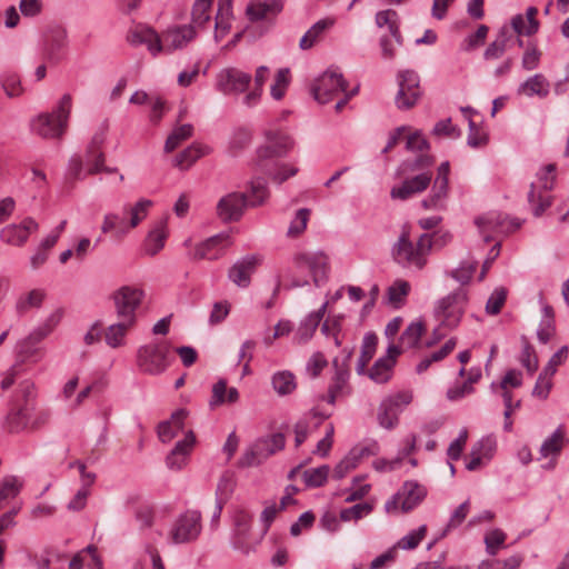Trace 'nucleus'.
Returning <instances> with one entry per match:
<instances>
[{
	"label": "nucleus",
	"instance_id": "obj_9",
	"mask_svg": "<svg viewBox=\"0 0 569 569\" xmlns=\"http://www.w3.org/2000/svg\"><path fill=\"white\" fill-rule=\"evenodd\" d=\"M479 233L485 242L495 239L496 234L511 233L521 227V221L517 218H509L500 212H488L475 220Z\"/></svg>",
	"mask_w": 569,
	"mask_h": 569
},
{
	"label": "nucleus",
	"instance_id": "obj_55",
	"mask_svg": "<svg viewBox=\"0 0 569 569\" xmlns=\"http://www.w3.org/2000/svg\"><path fill=\"white\" fill-rule=\"evenodd\" d=\"M267 458L263 456V448L257 441L253 446L248 448L240 457L238 465L241 468L259 466Z\"/></svg>",
	"mask_w": 569,
	"mask_h": 569
},
{
	"label": "nucleus",
	"instance_id": "obj_17",
	"mask_svg": "<svg viewBox=\"0 0 569 569\" xmlns=\"http://www.w3.org/2000/svg\"><path fill=\"white\" fill-rule=\"evenodd\" d=\"M432 174L423 171L402 181V183L392 187L390 197L395 200H408L423 192L431 183Z\"/></svg>",
	"mask_w": 569,
	"mask_h": 569
},
{
	"label": "nucleus",
	"instance_id": "obj_50",
	"mask_svg": "<svg viewBox=\"0 0 569 569\" xmlns=\"http://www.w3.org/2000/svg\"><path fill=\"white\" fill-rule=\"evenodd\" d=\"M565 437V430L562 426H559L549 436L540 447V455L543 458L549 456L558 455L561 451L562 442Z\"/></svg>",
	"mask_w": 569,
	"mask_h": 569
},
{
	"label": "nucleus",
	"instance_id": "obj_28",
	"mask_svg": "<svg viewBox=\"0 0 569 569\" xmlns=\"http://www.w3.org/2000/svg\"><path fill=\"white\" fill-rule=\"evenodd\" d=\"M388 353L379 358L370 369L369 377L377 383H386L391 378L392 368L395 366V356L400 353L396 346L388 348Z\"/></svg>",
	"mask_w": 569,
	"mask_h": 569
},
{
	"label": "nucleus",
	"instance_id": "obj_57",
	"mask_svg": "<svg viewBox=\"0 0 569 569\" xmlns=\"http://www.w3.org/2000/svg\"><path fill=\"white\" fill-rule=\"evenodd\" d=\"M1 87L4 90L8 98L20 97L23 92L21 80L18 74L7 72L1 76Z\"/></svg>",
	"mask_w": 569,
	"mask_h": 569
},
{
	"label": "nucleus",
	"instance_id": "obj_62",
	"mask_svg": "<svg viewBox=\"0 0 569 569\" xmlns=\"http://www.w3.org/2000/svg\"><path fill=\"white\" fill-rule=\"evenodd\" d=\"M477 269V262L473 261H463L460 266L450 271V277L453 278L459 283L467 284L471 280Z\"/></svg>",
	"mask_w": 569,
	"mask_h": 569
},
{
	"label": "nucleus",
	"instance_id": "obj_49",
	"mask_svg": "<svg viewBox=\"0 0 569 569\" xmlns=\"http://www.w3.org/2000/svg\"><path fill=\"white\" fill-rule=\"evenodd\" d=\"M425 332V325L422 321L411 322L406 330L401 333L400 346L402 348L411 349L419 345L422 333Z\"/></svg>",
	"mask_w": 569,
	"mask_h": 569
},
{
	"label": "nucleus",
	"instance_id": "obj_25",
	"mask_svg": "<svg viewBox=\"0 0 569 569\" xmlns=\"http://www.w3.org/2000/svg\"><path fill=\"white\" fill-rule=\"evenodd\" d=\"M67 44L68 38L64 30L52 31L43 41V59L50 64L59 63L64 57Z\"/></svg>",
	"mask_w": 569,
	"mask_h": 569
},
{
	"label": "nucleus",
	"instance_id": "obj_64",
	"mask_svg": "<svg viewBox=\"0 0 569 569\" xmlns=\"http://www.w3.org/2000/svg\"><path fill=\"white\" fill-rule=\"evenodd\" d=\"M289 81V69H279L276 74L274 83L270 89V94L274 100H280L283 98Z\"/></svg>",
	"mask_w": 569,
	"mask_h": 569
},
{
	"label": "nucleus",
	"instance_id": "obj_10",
	"mask_svg": "<svg viewBox=\"0 0 569 569\" xmlns=\"http://www.w3.org/2000/svg\"><path fill=\"white\" fill-rule=\"evenodd\" d=\"M144 292L132 286H122L112 293L116 313L119 319L128 320L129 325H136L137 310L140 307Z\"/></svg>",
	"mask_w": 569,
	"mask_h": 569
},
{
	"label": "nucleus",
	"instance_id": "obj_6",
	"mask_svg": "<svg viewBox=\"0 0 569 569\" xmlns=\"http://www.w3.org/2000/svg\"><path fill=\"white\" fill-rule=\"evenodd\" d=\"M432 248L430 234L423 233L417 242L409 238L407 231H402L396 243L392 246L391 254L393 260L403 268L422 270L427 264V258Z\"/></svg>",
	"mask_w": 569,
	"mask_h": 569
},
{
	"label": "nucleus",
	"instance_id": "obj_42",
	"mask_svg": "<svg viewBox=\"0 0 569 569\" xmlns=\"http://www.w3.org/2000/svg\"><path fill=\"white\" fill-rule=\"evenodd\" d=\"M272 387L279 396L291 395L296 388V377L288 370L278 371L272 376Z\"/></svg>",
	"mask_w": 569,
	"mask_h": 569
},
{
	"label": "nucleus",
	"instance_id": "obj_23",
	"mask_svg": "<svg viewBox=\"0 0 569 569\" xmlns=\"http://www.w3.org/2000/svg\"><path fill=\"white\" fill-rule=\"evenodd\" d=\"M248 204L240 192H231L217 203V214L222 221H238Z\"/></svg>",
	"mask_w": 569,
	"mask_h": 569
},
{
	"label": "nucleus",
	"instance_id": "obj_59",
	"mask_svg": "<svg viewBox=\"0 0 569 569\" xmlns=\"http://www.w3.org/2000/svg\"><path fill=\"white\" fill-rule=\"evenodd\" d=\"M507 535L501 529H492L485 536L486 551L490 556H496L498 550L505 547Z\"/></svg>",
	"mask_w": 569,
	"mask_h": 569
},
{
	"label": "nucleus",
	"instance_id": "obj_58",
	"mask_svg": "<svg viewBox=\"0 0 569 569\" xmlns=\"http://www.w3.org/2000/svg\"><path fill=\"white\" fill-rule=\"evenodd\" d=\"M44 296V291L41 289H33L30 292L21 296L17 301L18 311L23 312L30 308L40 307Z\"/></svg>",
	"mask_w": 569,
	"mask_h": 569
},
{
	"label": "nucleus",
	"instance_id": "obj_7",
	"mask_svg": "<svg viewBox=\"0 0 569 569\" xmlns=\"http://www.w3.org/2000/svg\"><path fill=\"white\" fill-rule=\"evenodd\" d=\"M468 305V291L460 287L438 299L435 303L433 313L441 327L447 330L457 328L465 315Z\"/></svg>",
	"mask_w": 569,
	"mask_h": 569
},
{
	"label": "nucleus",
	"instance_id": "obj_24",
	"mask_svg": "<svg viewBox=\"0 0 569 569\" xmlns=\"http://www.w3.org/2000/svg\"><path fill=\"white\" fill-rule=\"evenodd\" d=\"M38 230V223L32 218L23 219L19 224L12 223L4 227L0 232L3 242L11 246H22L29 236Z\"/></svg>",
	"mask_w": 569,
	"mask_h": 569
},
{
	"label": "nucleus",
	"instance_id": "obj_53",
	"mask_svg": "<svg viewBox=\"0 0 569 569\" xmlns=\"http://www.w3.org/2000/svg\"><path fill=\"white\" fill-rule=\"evenodd\" d=\"M330 468L327 465L310 468L303 471V480L307 487L318 488L326 483Z\"/></svg>",
	"mask_w": 569,
	"mask_h": 569
},
{
	"label": "nucleus",
	"instance_id": "obj_16",
	"mask_svg": "<svg viewBox=\"0 0 569 569\" xmlns=\"http://www.w3.org/2000/svg\"><path fill=\"white\" fill-rule=\"evenodd\" d=\"M251 82V76L236 68H228L217 77V89L224 94L244 92Z\"/></svg>",
	"mask_w": 569,
	"mask_h": 569
},
{
	"label": "nucleus",
	"instance_id": "obj_12",
	"mask_svg": "<svg viewBox=\"0 0 569 569\" xmlns=\"http://www.w3.org/2000/svg\"><path fill=\"white\" fill-rule=\"evenodd\" d=\"M347 86L342 73L328 69L316 80L312 88L313 97L319 103L325 104L346 92Z\"/></svg>",
	"mask_w": 569,
	"mask_h": 569
},
{
	"label": "nucleus",
	"instance_id": "obj_32",
	"mask_svg": "<svg viewBox=\"0 0 569 569\" xmlns=\"http://www.w3.org/2000/svg\"><path fill=\"white\" fill-rule=\"evenodd\" d=\"M448 196L449 182L435 179L428 197L421 201V207L426 210H443Z\"/></svg>",
	"mask_w": 569,
	"mask_h": 569
},
{
	"label": "nucleus",
	"instance_id": "obj_46",
	"mask_svg": "<svg viewBox=\"0 0 569 569\" xmlns=\"http://www.w3.org/2000/svg\"><path fill=\"white\" fill-rule=\"evenodd\" d=\"M213 0H196L191 12V24L194 28H202L210 21V10Z\"/></svg>",
	"mask_w": 569,
	"mask_h": 569
},
{
	"label": "nucleus",
	"instance_id": "obj_41",
	"mask_svg": "<svg viewBox=\"0 0 569 569\" xmlns=\"http://www.w3.org/2000/svg\"><path fill=\"white\" fill-rule=\"evenodd\" d=\"M376 24L378 28L387 27L396 42L399 46L402 44V39L398 24V13L395 10L388 9L377 12Z\"/></svg>",
	"mask_w": 569,
	"mask_h": 569
},
{
	"label": "nucleus",
	"instance_id": "obj_8",
	"mask_svg": "<svg viewBox=\"0 0 569 569\" xmlns=\"http://www.w3.org/2000/svg\"><path fill=\"white\" fill-rule=\"evenodd\" d=\"M170 346L166 341L152 340L137 350L136 363L140 372L149 376L163 373L169 362Z\"/></svg>",
	"mask_w": 569,
	"mask_h": 569
},
{
	"label": "nucleus",
	"instance_id": "obj_61",
	"mask_svg": "<svg viewBox=\"0 0 569 569\" xmlns=\"http://www.w3.org/2000/svg\"><path fill=\"white\" fill-rule=\"evenodd\" d=\"M496 448V438L493 436H486L472 446L471 451H477L480 458L485 461H489L493 457Z\"/></svg>",
	"mask_w": 569,
	"mask_h": 569
},
{
	"label": "nucleus",
	"instance_id": "obj_34",
	"mask_svg": "<svg viewBox=\"0 0 569 569\" xmlns=\"http://www.w3.org/2000/svg\"><path fill=\"white\" fill-rule=\"evenodd\" d=\"M232 0H219L214 23V41H221L231 29Z\"/></svg>",
	"mask_w": 569,
	"mask_h": 569
},
{
	"label": "nucleus",
	"instance_id": "obj_44",
	"mask_svg": "<svg viewBox=\"0 0 569 569\" xmlns=\"http://www.w3.org/2000/svg\"><path fill=\"white\" fill-rule=\"evenodd\" d=\"M509 38V30L507 27H502L498 33L497 39L492 41L485 50L483 58L486 60H495L501 58L507 50Z\"/></svg>",
	"mask_w": 569,
	"mask_h": 569
},
{
	"label": "nucleus",
	"instance_id": "obj_39",
	"mask_svg": "<svg viewBox=\"0 0 569 569\" xmlns=\"http://www.w3.org/2000/svg\"><path fill=\"white\" fill-rule=\"evenodd\" d=\"M252 519V515L246 509L236 510L233 515L234 537L237 538V542L234 543L236 548H240L239 545H242L249 537Z\"/></svg>",
	"mask_w": 569,
	"mask_h": 569
},
{
	"label": "nucleus",
	"instance_id": "obj_5",
	"mask_svg": "<svg viewBox=\"0 0 569 569\" xmlns=\"http://www.w3.org/2000/svg\"><path fill=\"white\" fill-rule=\"evenodd\" d=\"M51 417L46 408H38L36 403H19L6 415L2 428L9 433L33 432L44 427Z\"/></svg>",
	"mask_w": 569,
	"mask_h": 569
},
{
	"label": "nucleus",
	"instance_id": "obj_63",
	"mask_svg": "<svg viewBox=\"0 0 569 569\" xmlns=\"http://www.w3.org/2000/svg\"><path fill=\"white\" fill-rule=\"evenodd\" d=\"M258 442L263 448V456L268 458L284 448L286 439L282 433H274L268 438L258 440Z\"/></svg>",
	"mask_w": 569,
	"mask_h": 569
},
{
	"label": "nucleus",
	"instance_id": "obj_45",
	"mask_svg": "<svg viewBox=\"0 0 569 569\" xmlns=\"http://www.w3.org/2000/svg\"><path fill=\"white\" fill-rule=\"evenodd\" d=\"M519 362L523 368H526L530 376H532L538 369V357L536 355V350L525 336L521 337Z\"/></svg>",
	"mask_w": 569,
	"mask_h": 569
},
{
	"label": "nucleus",
	"instance_id": "obj_35",
	"mask_svg": "<svg viewBox=\"0 0 569 569\" xmlns=\"http://www.w3.org/2000/svg\"><path fill=\"white\" fill-rule=\"evenodd\" d=\"M246 199L248 207H259L263 204L269 198L268 183L264 178L256 177L248 183L246 192L241 193Z\"/></svg>",
	"mask_w": 569,
	"mask_h": 569
},
{
	"label": "nucleus",
	"instance_id": "obj_37",
	"mask_svg": "<svg viewBox=\"0 0 569 569\" xmlns=\"http://www.w3.org/2000/svg\"><path fill=\"white\" fill-rule=\"evenodd\" d=\"M210 152L209 147L192 143L174 158V166L181 170L189 169L197 160Z\"/></svg>",
	"mask_w": 569,
	"mask_h": 569
},
{
	"label": "nucleus",
	"instance_id": "obj_31",
	"mask_svg": "<svg viewBox=\"0 0 569 569\" xmlns=\"http://www.w3.org/2000/svg\"><path fill=\"white\" fill-rule=\"evenodd\" d=\"M63 317V310L62 309H56L53 312H51L48 318L44 320L43 323H41L38 328H36L30 336L26 339V341L21 345V352H27V345L28 343H38L46 337H48L54 328L59 325Z\"/></svg>",
	"mask_w": 569,
	"mask_h": 569
},
{
	"label": "nucleus",
	"instance_id": "obj_38",
	"mask_svg": "<svg viewBox=\"0 0 569 569\" xmlns=\"http://www.w3.org/2000/svg\"><path fill=\"white\" fill-rule=\"evenodd\" d=\"M167 222L159 221L148 233L144 242V251L149 256L157 254L163 247L167 239Z\"/></svg>",
	"mask_w": 569,
	"mask_h": 569
},
{
	"label": "nucleus",
	"instance_id": "obj_43",
	"mask_svg": "<svg viewBox=\"0 0 569 569\" xmlns=\"http://www.w3.org/2000/svg\"><path fill=\"white\" fill-rule=\"evenodd\" d=\"M378 343V337L373 332H367L362 340L361 353L357 363V372L363 373L365 368L372 359Z\"/></svg>",
	"mask_w": 569,
	"mask_h": 569
},
{
	"label": "nucleus",
	"instance_id": "obj_14",
	"mask_svg": "<svg viewBox=\"0 0 569 569\" xmlns=\"http://www.w3.org/2000/svg\"><path fill=\"white\" fill-rule=\"evenodd\" d=\"M397 80L399 87L395 98L397 108L400 110L412 108L421 96L418 73L412 70H403L398 73Z\"/></svg>",
	"mask_w": 569,
	"mask_h": 569
},
{
	"label": "nucleus",
	"instance_id": "obj_20",
	"mask_svg": "<svg viewBox=\"0 0 569 569\" xmlns=\"http://www.w3.org/2000/svg\"><path fill=\"white\" fill-rule=\"evenodd\" d=\"M196 37L192 26L169 28L161 36L162 53L170 54L176 50L184 48Z\"/></svg>",
	"mask_w": 569,
	"mask_h": 569
},
{
	"label": "nucleus",
	"instance_id": "obj_1",
	"mask_svg": "<svg viewBox=\"0 0 569 569\" xmlns=\"http://www.w3.org/2000/svg\"><path fill=\"white\" fill-rule=\"evenodd\" d=\"M292 146V140L287 134L268 131L266 142L258 147L256 151V170L267 174L278 184L296 176L299 171L296 166L279 161L280 158L289 153Z\"/></svg>",
	"mask_w": 569,
	"mask_h": 569
},
{
	"label": "nucleus",
	"instance_id": "obj_54",
	"mask_svg": "<svg viewBox=\"0 0 569 569\" xmlns=\"http://www.w3.org/2000/svg\"><path fill=\"white\" fill-rule=\"evenodd\" d=\"M528 201L531 206L533 216L540 217L551 206L552 199L549 194H537L536 186L535 183H531L530 191L528 193Z\"/></svg>",
	"mask_w": 569,
	"mask_h": 569
},
{
	"label": "nucleus",
	"instance_id": "obj_40",
	"mask_svg": "<svg viewBox=\"0 0 569 569\" xmlns=\"http://www.w3.org/2000/svg\"><path fill=\"white\" fill-rule=\"evenodd\" d=\"M134 325H129L128 320L120 319L119 322L110 325L104 333L106 343L111 348L121 347L124 343V338L128 331Z\"/></svg>",
	"mask_w": 569,
	"mask_h": 569
},
{
	"label": "nucleus",
	"instance_id": "obj_15",
	"mask_svg": "<svg viewBox=\"0 0 569 569\" xmlns=\"http://www.w3.org/2000/svg\"><path fill=\"white\" fill-rule=\"evenodd\" d=\"M427 490L423 486L416 481H406L402 489L388 500L385 508L388 512H391L401 505V510L408 512L415 509L426 497Z\"/></svg>",
	"mask_w": 569,
	"mask_h": 569
},
{
	"label": "nucleus",
	"instance_id": "obj_19",
	"mask_svg": "<svg viewBox=\"0 0 569 569\" xmlns=\"http://www.w3.org/2000/svg\"><path fill=\"white\" fill-rule=\"evenodd\" d=\"M127 40L133 47L146 46L153 57L162 53L161 37L148 26L138 24L132 28L127 36Z\"/></svg>",
	"mask_w": 569,
	"mask_h": 569
},
{
	"label": "nucleus",
	"instance_id": "obj_4",
	"mask_svg": "<svg viewBox=\"0 0 569 569\" xmlns=\"http://www.w3.org/2000/svg\"><path fill=\"white\" fill-rule=\"evenodd\" d=\"M71 109L72 97L66 93L51 112H42L31 119V132L44 139L61 138L67 131Z\"/></svg>",
	"mask_w": 569,
	"mask_h": 569
},
{
	"label": "nucleus",
	"instance_id": "obj_30",
	"mask_svg": "<svg viewBox=\"0 0 569 569\" xmlns=\"http://www.w3.org/2000/svg\"><path fill=\"white\" fill-rule=\"evenodd\" d=\"M188 416L186 409L176 410L169 420L162 421L158 426V437L160 441L167 443L183 430V423Z\"/></svg>",
	"mask_w": 569,
	"mask_h": 569
},
{
	"label": "nucleus",
	"instance_id": "obj_36",
	"mask_svg": "<svg viewBox=\"0 0 569 569\" xmlns=\"http://www.w3.org/2000/svg\"><path fill=\"white\" fill-rule=\"evenodd\" d=\"M336 23L335 18H325L313 23L308 31L301 37L299 48L301 50L311 49L323 36V33L333 27Z\"/></svg>",
	"mask_w": 569,
	"mask_h": 569
},
{
	"label": "nucleus",
	"instance_id": "obj_33",
	"mask_svg": "<svg viewBox=\"0 0 569 569\" xmlns=\"http://www.w3.org/2000/svg\"><path fill=\"white\" fill-rule=\"evenodd\" d=\"M550 92V82L542 73H536L529 77L518 87V93L528 98L539 97L547 98Z\"/></svg>",
	"mask_w": 569,
	"mask_h": 569
},
{
	"label": "nucleus",
	"instance_id": "obj_11",
	"mask_svg": "<svg viewBox=\"0 0 569 569\" xmlns=\"http://www.w3.org/2000/svg\"><path fill=\"white\" fill-rule=\"evenodd\" d=\"M201 513L197 510H187L173 522L169 539L173 545L194 541L201 532Z\"/></svg>",
	"mask_w": 569,
	"mask_h": 569
},
{
	"label": "nucleus",
	"instance_id": "obj_29",
	"mask_svg": "<svg viewBox=\"0 0 569 569\" xmlns=\"http://www.w3.org/2000/svg\"><path fill=\"white\" fill-rule=\"evenodd\" d=\"M336 367L335 376L332 377L331 383L328 388V395L326 401L330 405H335L338 398L345 397L349 393V370L338 366V359L333 360Z\"/></svg>",
	"mask_w": 569,
	"mask_h": 569
},
{
	"label": "nucleus",
	"instance_id": "obj_60",
	"mask_svg": "<svg viewBox=\"0 0 569 569\" xmlns=\"http://www.w3.org/2000/svg\"><path fill=\"white\" fill-rule=\"evenodd\" d=\"M373 507L369 502L357 503L340 511L341 521L359 520L371 513Z\"/></svg>",
	"mask_w": 569,
	"mask_h": 569
},
{
	"label": "nucleus",
	"instance_id": "obj_52",
	"mask_svg": "<svg viewBox=\"0 0 569 569\" xmlns=\"http://www.w3.org/2000/svg\"><path fill=\"white\" fill-rule=\"evenodd\" d=\"M410 288V283L408 281L402 279L396 280L387 291L389 303L397 308L400 307L403 303L406 297L409 295Z\"/></svg>",
	"mask_w": 569,
	"mask_h": 569
},
{
	"label": "nucleus",
	"instance_id": "obj_26",
	"mask_svg": "<svg viewBox=\"0 0 569 569\" xmlns=\"http://www.w3.org/2000/svg\"><path fill=\"white\" fill-rule=\"evenodd\" d=\"M196 438L192 431H188L184 438L178 441L174 448L166 458V465L171 470H181L186 463L188 456L190 455Z\"/></svg>",
	"mask_w": 569,
	"mask_h": 569
},
{
	"label": "nucleus",
	"instance_id": "obj_3",
	"mask_svg": "<svg viewBox=\"0 0 569 569\" xmlns=\"http://www.w3.org/2000/svg\"><path fill=\"white\" fill-rule=\"evenodd\" d=\"M328 257L320 251L297 252L291 259V287L309 284L310 279L319 287L327 279Z\"/></svg>",
	"mask_w": 569,
	"mask_h": 569
},
{
	"label": "nucleus",
	"instance_id": "obj_27",
	"mask_svg": "<svg viewBox=\"0 0 569 569\" xmlns=\"http://www.w3.org/2000/svg\"><path fill=\"white\" fill-rule=\"evenodd\" d=\"M106 136L104 132H97L86 152V163L88 166V173L89 174H96L98 172H101L103 169L104 163V153L102 151V144L104 143Z\"/></svg>",
	"mask_w": 569,
	"mask_h": 569
},
{
	"label": "nucleus",
	"instance_id": "obj_51",
	"mask_svg": "<svg viewBox=\"0 0 569 569\" xmlns=\"http://www.w3.org/2000/svg\"><path fill=\"white\" fill-rule=\"evenodd\" d=\"M236 476L232 471H224L218 481L216 489V499L227 502L236 488Z\"/></svg>",
	"mask_w": 569,
	"mask_h": 569
},
{
	"label": "nucleus",
	"instance_id": "obj_47",
	"mask_svg": "<svg viewBox=\"0 0 569 569\" xmlns=\"http://www.w3.org/2000/svg\"><path fill=\"white\" fill-rule=\"evenodd\" d=\"M319 326V317L316 315H308L299 325L295 341L299 345L307 343L315 335Z\"/></svg>",
	"mask_w": 569,
	"mask_h": 569
},
{
	"label": "nucleus",
	"instance_id": "obj_18",
	"mask_svg": "<svg viewBox=\"0 0 569 569\" xmlns=\"http://www.w3.org/2000/svg\"><path fill=\"white\" fill-rule=\"evenodd\" d=\"M286 0H250L244 14L251 22L273 20L284 8Z\"/></svg>",
	"mask_w": 569,
	"mask_h": 569
},
{
	"label": "nucleus",
	"instance_id": "obj_2",
	"mask_svg": "<svg viewBox=\"0 0 569 569\" xmlns=\"http://www.w3.org/2000/svg\"><path fill=\"white\" fill-rule=\"evenodd\" d=\"M151 207V200L140 199L132 206L124 204L121 211L107 212L101 223V232L118 240L123 239L147 218Z\"/></svg>",
	"mask_w": 569,
	"mask_h": 569
},
{
	"label": "nucleus",
	"instance_id": "obj_21",
	"mask_svg": "<svg viewBox=\"0 0 569 569\" xmlns=\"http://www.w3.org/2000/svg\"><path fill=\"white\" fill-rule=\"evenodd\" d=\"M230 236L227 232L214 234L197 244L193 258L217 260L222 257L230 246Z\"/></svg>",
	"mask_w": 569,
	"mask_h": 569
},
{
	"label": "nucleus",
	"instance_id": "obj_13",
	"mask_svg": "<svg viewBox=\"0 0 569 569\" xmlns=\"http://www.w3.org/2000/svg\"><path fill=\"white\" fill-rule=\"evenodd\" d=\"M412 401V393L409 391L398 392L395 396L385 398L378 409V422L385 429H393L399 422V416Z\"/></svg>",
	"mask_w": 569,
	"mask_h": 569
},
{
	"label": "nucleus",
	"instance_id": "obj_22",
	"mask_svg": "<svg viewBox=\"0 0 569 569\" xmlns=\"http://www.w3.org/2000/svg\"><path fill=\"white\" fill-rule=\"evenodd\" d=\"M261 259L257 254H248L237 260L229 269L228 278L240 288L249 287L251 276L259 266Z\"/></svg>",
	"mask_w": 569,
	"mask_h": 569
},
{
	"label": "nucleus",
	"instance_id": "obj_48",
	"mask_svg": "<svg viewBox=\"0 0 569 569\" xmlns=\"http://www.w3.org/2000/svg\"><path fill=\"white\" fill-rule=\"evenodd\" d=\"M193 133V127L190 123L177 126L168 136L164 143V151L171 152L177 149L184 140Z\"/></svg>",
	"mask_w": 569,
	"mask_h": 569
},
{
	"label": "nucleus",
	"instance_id": "obj_56",
	"mask_svg": "<svg viewBox=\"0 0 569 569\" xmlns=\"http://www.w3.org/2000/svg\"><path fill=\"white\" fill-rule=\"evenodd\" d=\"M310 218V210L307 208L299 209L296 212L295 218L291 220L290 226L287 231V236L289 238H297L303 233L308 226V221Z\"/></svg>",
	"mask_w": 569,
	"mask_h": 569
}]
</instances>
